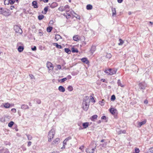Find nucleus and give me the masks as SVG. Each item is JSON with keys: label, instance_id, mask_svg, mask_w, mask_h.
Returning <instances> with one entry per match:
<instances>
[{"label": "nucleus", "instance_id": "nucleus-1", "mask_svg": "<svg viewBox=\"0 0 153 153\" xmlns=\"http://www.w3.org/2000/svg\"><path fill=\"white\" fill-rule=\"evenodd\" d=\"M89 97L88 96L85 97L83 99L82 107L85 111H87L89 107Z\"/></svg>", "mask_w": 153, "mask_h": 153}, {"label": "nucleus", "instance_id": "nucleus-2", "mask_svg": "<svg viewBox=\"0 0 153 153\" xmlns=\"http://www.w3.org/2000/svg\"><path fill=\"white\" fill-rule=\"evenodd\" d=\"M55 134V130L54 129H51L49 132L48 135V141L50 142L54 137Z\"/></svg>", "mask_w": 153, "mask_h": 153}, {"label": "nucleus", "instance_id": "nucleus-3", "mask_svg": "<svg viewBox=\"0 0 153 153\" xmlns=\"http://www.w3.org/2000/svg\"><path fill=\"white\" fill-rule=\"evenodd\" d=\"M117 70L115 69L109 68L108 69L106 70L105 71V72L107 75H112L115 74L116 73Z\"/></svg>", "mask_w": 153, "mask_h": 153}, {"label": "nucleus", "instance_id": "nucleus-4", "mask_svg": "<svg viewBox=\"0 0 153 153\" xmlns=\"http://www.w3.org/2000/svg\"><path fill=\"white\" fill-rule=\"evenodd\" d=\"M47 67L48 69V72L50 73L53 71V67L52 64L50 62H47Z\"/></svg>", "mask_w": 153, "mask_h": 153}, {"label": "nucleus", "instance_id": "nucleus-5", "mask_svg": "<svg viewBox=\"0 0 153 153\" xmlns=\"http://www.w3.org/2000/svg\"><path fill=\"white\" fill-rule=\"evenodd\" d=\"M14 29L16 33H19L20 34H22V29L17 25H16L14 26Z\"/></svg>", "mask_w": 153, "mask_h": 153}, {"label": "nucleus", "instance_id": "nucleus-6", "mask_svg": "<svg viewBox=\"0 0 153 153\" xmlns=\"http://www.w3.org/2000/svg\"><path fill=\"white\" fill-rule=\"evenodd\" d=\"M138 85L139 88L140 89L144 90L146 86V84L144 82H143L139 83Z\"/></svg>", "mask_w": 153, "mask_h": 153}, {"label": "nucleus", "instance_id": "nucleus-7", "mask_svg": "<svg viewBox=\"0 0 153 153\" xmlns=\"http://www.w3.org/2000/svg\"><path fill=\"white\" fill-rule=\"evenodd\" d=\"M96 148V146H95L94 148H92V149L89 148L86 149V152L87 153H94Z\"/></svg>", "mask_w": 153, "mask_h": 153}, {"label": "nucleus", "instance_id": "nucleus-8", "mask_svg": "<svg viewBox=\"0 0 153 153\" xmlns=\"http://www.w3.org/2000/svg\"><path fill=\"white\" fill-rule=\"evenodd\" d=\"M110 112L113 115H114L117 112V110L116 109L114 108H111L109 109Z\"/></svg>", "mask_w": 153, "mask_h": 153}, {"label": "nucleus", "instance_id": "nucleus-9", "mask_svg": "<svg viewBox=\"0 0 153 153\" xmlns=\"http://www.w3.org/2000/svg\"><path fill=\"white\" fill-rule=\"evenodd\" d=\"M60 139L59 138H56L52 143V144H58L59 142Z\"/></svg>", "mask_w": 153, "mask_h": 153}, {"label": "nucleus", "instance_id": "nucleus-10", "mask_svg": "<svg viewBox=\"0 0 153 153\" xmlns=\"http://www.w3.org/2000/svg\"><path fill=\"white\" fill-rule=\"evenodd\" d=\"M1 14H3L5 16H8L9 15V13L7 12L6 10L3 9L2 10Z\"/></svg>", "mask_w": 153, "mask_h": 153}, {"label": "nucleus", "instance_id": "nucleus-11", "mask_svg": "<svg viewBox=\"0 0 153 153\" xmlns=\"http://www.w3.org/2000/svg\"><path fill=\"white\" fill-rule=\"evenodd\" d=\"M59 90L61 92H64L65 90L64 88L62 86H60L58 88Z\"/></svg>", "mask_w": 153, "mask_h": 153}, {"label": "nucleus", "instance_id": "nucleus-12", "mask_svg": "<svg viewBox=\"0 0 153 153\" xmlns=\"http://www.w3.org/2000/svg\"><path fill=\"white\" fill-rule=\"evenodd\" d=\"M32 5L34 7V8H37L38 6L37 5V3L36 1H33L32 3Z\"/></svg>", "mask_w": 153, "mask_h": 153}, {"label": "nucleus", "instance_id": "nucleus-13", "mask_svg": "<svg viewBox=\"0 0 153 153\" xmlns=\"http://www.w3.org/2000/svg\"><path fill=\"white\" fill-rule=\"evenodd\" d=\"M117 83L118 85L121 87L123 88L124 86V85L121 83L120 79H118V80Z\"/></svg>", "mask_w": 153, "mask_h": 153}, {"label": "nucleus", "instance_id": "nucleus-14", "mask_svg": "<svg viewBox=\"0 0 153 153\" xmlns=\"http://www.w3.org/2000/svg\"><path fill=\"white\" fill-rule=\"evenodd\" d=\"M1 153H10L8 149H3L1 151Z\"/></svg>", "mask_w": 153, "mask_h": 153}, {"label": "nucleus", "instance_id": "nucleus-15", "mask_svg": "<svg viewBox=\"0 0 153 153\" xmlns=\"http://www.w3.org/2000/svg\"><path fill=\"white\" fill-rule=\"evenodd\" d=\"M81 60L83 62L86 64H88L89 63V61L86 58H83L81 59Z\"/></svg>", "mask_w": 153, "mask_h": 153}, {"label": "nucleus", "instance_id": "nucleus-16", "mask_svg": "<svg viewBox=\"0 0 153 153\" xmlns=\"http://www.w3.org/2000/svg\"><path fill=\"white\" fill-rule=\"evenodd\" d=\"M146 123V120H144L141 122H139L138 123V125L139 126V127H140L141 126H142L143 125L145 124Z\"/></svg>", "mask_w": 153, "mask_h": 153}, {"label": "nucleus", "instance_id": "nucleus-17", "mask_svg": "<svg viewBox=\"0 0 153 153\" xmlns=\"http://www.w3.org/2000/svg\"><path fill=\"white\" fill-rule=\"evenodd\" d=\"M97 115H94L91 118V119L92 121H94L95 120L97 119Z\"/></svg>", "mask_w": 153, "mask_h": 153}, {"label": "nucleus", "instance_id": "nucleus-18", "mask_svg": "<svg viewBox=\"0 0 153 153\" xmlns=\"http://www.w3.org/2000/svg\"><path fill=\"white\" fill-rule=\"evenodd\" d=\"M89 126V123L88 122L84 123L82 124V126L83 128H87Z\"/></svg>", "mask_w": 153, "mask_h": 153}, {"label": "nucleus", "instance_id": "nucleus-19", "mask_svg": "<svg viewBox=\"0 0 153 153\" xmlns=\"http://www.w3.org/2000/svg\"><path fill=\"white\" fill-rule=\"evenodd\" d=\"M24 49V47L23 46H20L18 48V50L19 52H21L23 51Z\"/></svg>", "mask_w": 153, "mask_h": 153}, {"label": "nucleus", "instance_id": "nucleus-20", "mask_svg": "<svg viewBox=\"0 0 153 153\" xmlns=\"http://www.w3.org/2000/svg\"><path fill=\"white\" fill-rule=\"evenodd\" d=\"M112 16H114L116 14L115 8H112Z\"/></svg>", "mask_w": 153, "mask_h": 153}, {"label": "nucleus", "instance_id": "nucleus-21", "mask_svg": "<svg viewBox=\"0 0 153 153\" xmlns=\"http://www.w3.org/2000/svg\"><path fill=\"white\" fill-rule=\"evenodd\" d=\"M73 39L74 40L77 41L79 40V36L78 35L75 36L73 37Z\"/></svg>", "mask_w": 153, "mask_h": 153}, {"label": "nucleus", "instance_id": "nucleus-22", "mask_svg": "<svg viewBox=\"0 0 153 153\" xmlns=\"http://www.w3.org/2000/svg\"><path fill=\"white\" fill-rule=\"evenodd\" d=\"M16 1L17 3H18V0H9V2L11 4H13Z\"/></svg>", "mask_w": 153, "mask_h": 153}, {"label": "nucleus", "instance_id": "nucleus-23", "mask_svg": "<svg viewBox=\"0 0 153 153\" xmlns=\"http://www.w3.org/2000/svg\"><path fill=\"white\" fill-rule=\"evenodd\" d=\"M29 107L28 106L26 105H22L21 106V108L22 109H26L28 108Z\"/></svg>", "mask_w": 153, "mask_h": 153}, {"label": "nucleus", "instance_id": "nucleus-24", "mask_svg": "<svg viewBox=\"0 0 153 153\" xmlns=\"http://www.w3.org/2000/svg\"><path fill=\"white\" fill-rule=\"evenodd\" d=\"M57 6V4L56 3H53L50 5V7L52 8H53L56 7Z\"/></svg>", "mask_w": 153, "mask_h": 153}, {"label": "nucleus", "instance_id": "nucleus-25", "mask_svg": "<svg viewBox=\"0 0 153 153\" xmlns=\"http://www.w3.org/2000/svg\"><path fill=\"white\" fill-rule=\"evenodd\" d=\"M53 45L55 46L56 47L59 49H61L62 48V47L61 45H59L57 43H53Z\"/></svg>", "mask_w": 153, "mask_h": 153}, {"label": "nucleus", "instance_id": "nucleus-26", "mask_svg": "<svg viewBox=\"0 0 153 153\" xmlns=\"http://www.w3.org/2000/svg\"><path fill=\"white\" fill-rule=\"evenodd\" d=\"M4 107L6 108H8L10 106V104L8 103H5L4 104Z\"/></svg>", "mask_w": 153, "mask_h": 153}, {"label": "nucleus", "instance_id": "nucleus-27", "mask_svg": "<svg viewBox=\"0 0 153 153\" xmlns=\"http://www.w3.org/2000/svg\"><path fill=\"white\" fill-rule=\"evenodd\" d=\"M92 8V6L91 4H88L86 6V9L88 10H91Z\"/></svg>", "mask_w": 153, "mask_h": 153}, {"label": "nucleus", "instance_id": "nucleus-28", "mask_svg": "<svg viewBox=\"0 0 153 153\" xmlns=\"http://www.w3.org/2000/svg\"><path fill=\"white\" fill-rule=\"evenodd\" d=\"M65 52H66V53L69 54H70L71 52L69 48H65Z\"/></svg>", "mask_w": 153, "mask_h": 153}, {"label": "nucleus", "instance_id": "nucleus-29", "mask_svg": "<svg viewBox=\"0 0 153 153\" xmlns=\"http://www.w3.org/2000/svg\"><path fill=\"white\" fill-rule=\"evenodd\" d=\"M61 36L57 34L55 35V39L57 40H58L60 39H61Z\"/></svg>", "mask_w": 153, "mask_h": 153}, {"label": "nucleus", "instance_id": "nucleus-30", "mask_svg": "<svg viewBox=\"0 0 153 153\" xmlns=\"http://www.w3.org/2000/svg\"><path fill=\"white\" fill-rule=\"evenodd\" d=\"M96 50V47L94 46H92L91 49V51L92 53H93Z\"/></svg>", "mask_w": 153, "mask_h": 153}, {"label": "nucleus", "instance_id": "nucleus-31", "mask_svg": "<svg viewBox=\"0 0 153 153\" xmlns=\"http://www.w3.org/2000/svg\"><path fill=\"white\" fill-rule=\"evenodd\" d=\"M105 101L104 100H102L101 101H100L99 103L101 106L104 105L105 104Z\"/></svg>", "mask_w": 153, "mask_h": 153}, {"label": "nucleus", "instance_id": "nucleus-32", "mask_svg": "<svg viewBox=\"0 0 153 153\" xmlns=\"http://www.w3.org/2000/svg\"><path fill=\"white\" fill-rule=\"evenodd\" d=\"M71 51L73 53H78V51L77 49L76 48H72L71 49Z\"/></svg>", "mask_w": 153, "mask_h": 153}, {"label": "nucleus", "instance_id": "nucleus-33", "mask_svg": "<svg viewBox=\"0 0 153 153\" xmlns=\"http://www.w3.org/2000/svg\"><path fill=\"white\" fill-rule=\"evenodd\" d=\"M44 17V16L43 15H40L38 16V19L39 20H42Z\"/></svg>", "mask_w": 153, "mask_h": 153}, {"label": "nucleus", "instance_id": "nucleus-34", "mask_svg": "<svg viewBox=\"0 0 153 153\" xmlns=\"http://www.w3.org/2000/svg\"><path fill=\"white\" fill-rule=\"evenodd\" d=\"M52 28H53L52 27H48L47 28V30L48 32H50L51 31Z\"/></svg>", "mask_w": 153, "mask_h": 153}, {"label": "nucleus", "instance_id": "nucleus-35", "mask_svg": "<svg viewBox=\"0 0 153 153\" xmlns=\"http://www.w3.org/2000/svg\"><path fill=\"white\" fill-rule=\"evenodd\" d=\"M67 89L69 91H71L73 90V88L71 86H69L67 88Z\"/></svg>", "mask_w": 153, "mask_h": 153}, {"label": "nucleus", "instance_id": "nucleus-36", "mask_svg": "<svg viewBox=\"0 0 153 153\" xmlns=\"http://www.w3.org/2000/svg\"><path fill=\"white\" fill-rule=\"evenodd\" d=\"M14 123L13 121L10 122L8 124V126L10 127H11L13 125Z\"/></svg>", "mask_w": 153, "mask_h": 153}, {"label": "nucleus", "instance_id": "nucleus-37", "mask_svg": "<svg viewBox=\"0 0 153 153\" xmlns=\"http://www.w3.org/2000/svg\"><path fill=\"white\" fill-rule=\"evenodd\" d=\"M126 133V131L125 130H120L118 132V134H120L122 133L125 134Z\"/></svg>", "mask_w": 153, "mask_h": 153}, {"label": "nucleus", "instance_id": "nucleus-38", "mask_svg": "<svg viewBox=\"0 0 153 153\" xmlns=\"http://www.w3.org/2000/svg\"><path fill=\"white\" fill-rule=\"evenodd\" d=\"M67 80V78H66V77H65L59 80V82H63Z\"/></svg>", "mask_w": 153, "mask_h": 153}, {"label": "nucleus", "instance_id": "nucleus-39", "mask_svg": "<svg viewBox=\"0 0 153 153\" xmlns=\"http://www.w3.org/2000/svg\"><path fill=\"white\" fill-rule=\"evenodd\" d=\"M26 135L27 136L28 140H30L32 139V137L29 134H26Z\"/></svg>", "mask_w": 153, "mask_h": 153}, {"label": "nucleus", "instance_id": "nucleus-40", "mask_svg": "<svg viewBox=\"0 0 153 153\" xmlns=\"http://www.w3.org/2000/svg\"><path fill=\"white\" fill-rule=\"evenodd\" d=\"M119 41L120 42L118 43V45H122L123 43V41L121 39H119Z\"/></svg>", "mask_w": 153, "mask_h": 153}, {"label": "nucleus", "instance_id": "nucleus-41", "mask_svg": "<svg viewBox=\"0 0 153 153\" xmlns=\"http://www.w3.org/2000/svg\"><path fill=\"white\" fill-rule=\"evenodd\" d=\"M106 58L110 59L111 57V55L110 53H107L106 55Z\"/></svg>", "mask_w": 153, "mask_h": 153}, {"label": "nucleus", "instance_id": "nucleus-42", "mask_svg": "<svg viewBox=\"0 0 153 153\" xmlns=\"http://www.w3.org/2000/svg\"><path fill=\"white\" fill-rule=\"evenodd\" d=\"M58 10L61 11H63L65 10V8L63 7H60L58 8Z\"/></svg>", "mask_w": 153, "mask_h": 153}, {"label": "nucleus", "instance_id": "nucleus-43", "mask_svg": "<svg viewBox=\"0 0 153 153\" xmlns=\"http://www.w3.org/2000/svg\"><path fill=\"white\" fill-rule=\"evenodd\" d=\"M115 98H115V95H113L111 96V100H114L115 99Z\"/></svg>", "mask_w": 153, "mask_h": 153}, {"label": "nucleus", "instance_id": "nucleus-44", "mask_svg": "<svg viewBox=\"0 0 153 153\" xmlns=\"http://www.w3.org/2000/svg\"><path fill=\"white\" fill-rule=\"evenodd\" d=\"M48 7H45L44 9V10L45 12V13H44V14H46L47 12L48 11Z\"/></svg>", "mask_w": 153, "mask_h": 153}, {"label": "nucleus", "instance_id": "nucleus-45", "mask_svg": "<svg viewBox=\"0 0 153 153\" xmlns=\"http://www.w3.org/2000/svg\"><path fill=\"white\" fill-rule=\"evenodd\" d=\"M21 148H22V149L23 150V151H25L27 149L26 147L24 145H22V146Z\"/></svg>", "mask_w": 153, "mask_h": 153}, {"label": "nucleus", "instance_id": "nucleus-46", "mask_svg": "<svg viewBox=\"0 0 153 153\" xmlns=\"http://www.w3.org/2000/svg\"><path fill=\"white\" fill-rule=\"evenodd\" d=\"M57 68L58 69L60 70L61 69V66L60 65H57Z\"/></svg>", "mask_w": 153, "mask_h": 153}, {"label": "nucleus", "instance_id": "nucleus-47", "mask_svg": "<svg viewBox=\"0 0 153 153\" xmlns=\"http://www.w3.org/2000/svg\"><path fill=\"white\" fill-rule=\"evenodd\" d=\"M135 153H138L140 152V150L136 148L135 149Z\"/></svg>", "mask_w": 153, "mask_h": 153}, {"label": "nucleus", "instance_id": "nucleus-48", "mask_svg": "<svg viewBox=\"0 0 153 153\" xmlns=\"http://www.w3.org/2000/svg\"><path fill=\"white\" fill-rule=\"evenodd\" d=\"M36 102L38 104H40L41 103V101L40 100L37 99L36 100Z\"/></svg>", "mask_w": 153, "mask_h": 153}, {"label": "nucleus", "instance_id": "nucleus-49", "mask_svg": "<svg viewBox=\"0 0 153 153\" xmlns=\"http://www.w3.org/2000/svg\"><path fill=\"white\" fill-rule=\"evenodd\" d=\"M67 79H69L71 78V76L70 75H69L66 77Z\"/></svg>", "mask_w": 153, "mask_h": 153}, {"label": "nucleus", "instance_id": "nucleus-50", "mask_svg": "<svg viewBox=\"0 0 153 153\" xmlns=\"http://www.w3.org/2000/svg\"><path fill=\"white\" fill-rule=\"evenodd\" d=\"M67 15H66V17L67 19L69 18L70 16V15L68 13L66 14Z\"/></svg>", "mask_w": 153, "mask_h": 153}, {"label": "nucleus", "instance_id": "nucleus-51", "mask_svg": "<svg viewBox=\"0 0 153 153\" xmlns=\"http://www.w3.org/2000/svg\"><path fill=\"white\" fill-rule=\"evenodd\" d=\"M71 137H68L66 138L65 140L66 141V142H67L68 140H69L71 139Z\"/></svg>", "mask_w": 153, "mask_h": 153}, {"label": "nucleus", "instance_id": "nucleus-52", "mask_svg": "<svg viewBox=\"0 0 153 153\" xmlns=\"http://www.w3.org/2000/svg\"><path fill=\"white\" fill-rule=\"evenodd\" d=\"M11 111L13 113H16V110L15 108H12L11 109Z\"/></svg>", "mask_w": 153, "mask_h": 153}, {"label": "nucleus", "instance_id": "nucleus-53", "mask_svg": "<svg viewBox=\"0 0 153 153\" xmlns=\"http://www.w3.org/2000/svg\"><path fill=\"white\" fill-rule=\"evenodd\" d=\"M31 49H32V50L33 51H35L36 50V46H34L33 48H32Z\"/></svg>", "mask_w": 153, "mask_h": 153}, {"label": "nucleus", "instance_id": "nucleus-54", "mask_svg": "<svg viewBox=\"0 0 153 153\" xmlns=\"http://www.w3.org/2000/svg\"><path fill=\"white\" fill-rule=\"evenodd\" d=\"M64 7L65 8V9H67V8H68L69 9V6L68 5H66Z\"/></svg>", "mask_w": 153, "mask_h": 153}, {"label": "nucleus", "instance_id": "nucleus-55", "mask_svg": "<svg viewBox=\"0 0 153 153\" xmlns=\"http://www.w3.org/2000/svg\"><path fill=\"white\" fill-rule=\"evenodd\" d=\"M31 143H32L31 142H30V141L28 142V143L27 146H31Z\"/></svg>", "mask_w": 153, "mask_h": 153}, {"label": "nucleus", "instance_id": "nucleus-56", "mask_svg": "<svg viewBox=\"0 0 153 153\" xmlns=\"http://www.w3.org/2000/svg\"><path fill=\"white\" fill-rule=\"evenodd\" d=\"M90 97H91V101H93V100H94V102H95V100H94V98L93 97H92V96H90Z\"/></svg>", "mask_w": 153, "mask_h": 153}, {"label": "nucleus", "instance_id": "nucleus-57", "mask_svg": "<svg viewBox=\"0 0 153 153\" xmlns=\"http://www.w3.org/2000/svg\"><path fill=\"white\" fill-rule=\"evenodd\" d=\"M53 23H54L53 21V20H51L50 21L49 24H50L52 25V24H53Z\"/></svg>", "mask_w": 153, "mask_h": 153}, {"label": "nucleus", "instance_id": "nucleus-58", "mask_svg": "<svg viewBox=\"0 0 153 153\" xmlns=\"http://www.w3.org/2000/svg\"><path fill=\"white\" fill-rule=\"evenodd\" d=\"M106 118V117L105 116H103L101 117V119H103V120H104V119L105 120Z\"/></svg>", "mask_w": 153, "mask_h": 153}, {"label": "nucleus", "instance_id": "nucleus-59", "mask_svg": "<svg viewBox=\"0 0 153 153\" xmlns=\"http://www.w3.org/2000/svg\"><path fill=\"white\" fill-rule=\"evenodd\" d=\"M67 142H66V141H65V140L63 141V145H66L67 144V143H66Z\"/></svg>", "mask_w": 153, "mask_h": 153}, {"label": "nucleus", "instance_id": "nucleus-60", "mask_svg": "<svg viewBox=\"0 0 153 153\" xmlns=\"http://www.w3.org/2000/svg\"><path fill=\"white\" fill-rule=\"evenodd\" d=\"M29 76L31 79H33L34 77L33 76L32 74H30Z\"/></svg>", "mask_w": 153, "mask_h": 153}, {"label": "nucleus", "instance_id": "nucleus-61", "mask_svg": "<svg viewBox=\"0 0 153 153\" xmlns=\"http://www.w3.org/2000/svg\"><path fill=\"white\" fill-rule=\"evenodd\" d=\"M123 0H117L119 3H121L123 1Z\"/></svg>", "mask_w": 153, "mask_h": 153}, {"label": "nucleus", "instance_id": "nucleus-62", "mask_svg": "<svg viewBox=\"0 0 153 153\" xmlns=\"http://www.w3.org/2000/svg\"><path fill=\"white\" fill-rule=\"evenodd\" d=\"M3 118H1V120L2 122H5V120L4 119H3Z\"/></svg>", "mask_w": 153, "mask_h": 153}, {"label": "nucleus", "instance_id": "nucleus-63", "mask_svg": "<svg viewBox=\"0 0 153 153\" xmlns=\"http://www.w3.org/2000/svg\"><path fill=\"white\" fill-rule=\"evenodd\" d=\"M144 102L145 103L147 104L148 103V101L147 100H145L144 101Z\"/></svg>", "mask_w": 153, "mask_h": 153}, {"label": "nucleus", "instance_id": "nucleus-64", "mask_svg": "<svg viewBox=\"0 0 153 153\" xmlns=\"http://www.w3.org/2000/svg\"><path fill=\"white\" fill-rule=\"evenodd\" d=\"M150 150V152L153 151V147L151 148Z\"/></svg>", "mask_w": 153, "mask_h": 153}]
</instances>
